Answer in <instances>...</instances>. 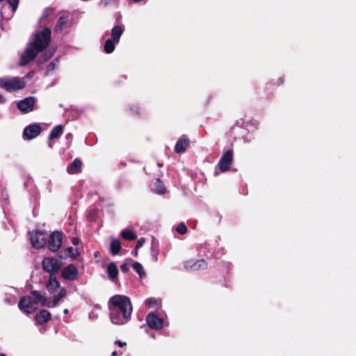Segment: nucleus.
<instances>
[{
  "instance_id": "obj_1",
  "label": "nucleus",
  "mask_w": 356,
  "mask_h": 356,
  "mask_svg": "<svg viewBox=\"0 0 356 356\" xmlns=\"http://www.w3.org/2000/svg\"><path fill=\"white\" fill-rule=\"evenodd\" d=\"M111 320L113 324L123 325L131 318L132 305L130 298L122 295H115L108 301Z\"/></svg>"
},
{
  "instance_id": "obj_2",
  "label": "nucleus",
  "mask_w": 356,
  "mask_h": 356,
  "mask_svg": "<svg viewBox=\"0 0 356 356\" xmlns=\"http://www.w3.org/2000/svg\"><path fill=\"white\" fill-rule=\"evenodd\" d=\"M51 39V31L44 27L41 31L35 33L34 40L30 42L19 60V65L24 66L33 60L37 55L42 52L49 44Z\"/></svg>"
},
{
  "instance_id": "obj_3",
  "label": "nucleus",
  "mask_w": 356,
  "mask_h": 356,
  "mask_svg": "<svg viewBox=\"0 0 356 356\" xmlns=\"http://www.w3.org/2000/svg\"><path fill=\"white\" fill-rule=\"evenodd\" d=\"M18 307L26 314H31L37 309L38 302L33 297L25 296L19 300Z\"/></svg>"
},
{
  "instance_id": "obj_4",
  "label": "nucleus",
  "mask_w": 356,
  "mask_h": 356,
  "mask_svg": "<svg viewBox=\"0 0 356 356\" xmlns=\"http://www.w3.org/2000/svg\"><path fill=\"white\" fill-rule=\"evenodd\" d=\"M25 86V82L17 77L13 78L12 79H0V87L9 92L21 90L24 88Z\"/></svg>"
},
{
  "instance_id": "obj_5",
  "label": "nucleus",
  "mask_w": 356,
  "mask_h": 356,
  "mask_svg": "<svg viewBox=\"0 0 356 356\" xmlns=\"http://www.w3.org/2000/svg\"><path fill=\"white\" fill-rule=\"evenodd\" d=\"M63 233L60 231L51 232L47 243L48 249L51 252H56L60 248L63 243Z\"/></svg>"
},
{
  "instance_id": "obj_6",
  "label": "nucleus",
  "mask_w": 356,
  "mask_h": 356,
  "mask_svg": "<svg viewBox=\"0 0 356 356\" xmlns=\"http://www.w3.org/2000/svg\"><path fill=\"white\" fill-rule=\"evenodd\" d=\"M63 263L54 257H45L42 261V269L47 273H58Z\"/></svg>"
},
{
  "instance_id": "obj_7",
  "label": "nucleus",
  "mask_w": 356,
  "mask_h": 356,
  "mask_svg": "<svg viewBox=\"0 0 356 356\" xmlns=\"http://www.w3.org/2000/svg\"><path fill=\"white\" fill-rule=\"evenodd\" d=\"M234 160V151L228 149L226 151L218 162L219 170L222 172H227L230 168Z\"/></svg>"
},
{
  "instance_id": "obj_8",
  "label": "nucleus",
  "mask_w": 356,
  "mask_h": 356,
  "mask_svg": "<svg viewBox=\"0 0 356 356\" xmlns=\"http://www.w3.org/2000/svg\"><path fill=\"white\" fill-rule=\"evenodd\" d=\"M31 242L35 248H42L47 243V234L42 232L36 231L31 234Z\"/></svg>"
},
{
  "instance_id": "obj_9",
  "label": "nucleus",
  "mask_w": 356,
  "mask_h": 356,
  "mask_svg": "<svg viewBox=\"0 0 356 356\" xmlns=\"http://www.w3.org/2000/svg\"><path fill=\"white\" fill-rule=\"evenodd\" d=\"M78 273L77 268L74 264H70L62 269L61 277L66 280L74 281L77 278Z\"/></svg>"
},
{
  "instance_id": "obj_10",
  "label": "nucleus",
  "mask_w": 356,
  "mask_h": 356,
  "mask_svg": "<svg viewBox=\"0 0 356 356\" xmlns=\"http://www.w3.org/2000/svg\"><path fill=\"white\" fill-rule=\"evenodd\" d=\"M42 131V128L39 124H33L27 126L23 131V137L28 140L36 138Z\"/></svg>"
},
{
  "instance_id": "obj_11",
  "label": "nucleus",
  "mask_w": 356,
  "mask_h": 356,
  "mask_svg": "<svg viewBox=\"0 0 356 356\" xmlns=\"http://www.w3.org/2000/svg\"><path fill=\"white\" fill-rule=\"evenodd\" d=\"M146 323L150 328L160 330L163 327V318L159 317L154 312H151L146 316Z\"/></svg>"
},
{
  "instance_id": "obj_12",
  "label": "nucleus",
  "mask_w": 356,
  "mask_h": 356,
  "mask_svg": "<svg viewBox=\"0 0 356 356\" xmlns=\"http://www.w3.org/2000/svg\"><path fill=\"white\" fill-rule=\"evenodd\" d=\"M35 99L34 97H28L17 103V108L24 113H29L33 110Z\"/></svg>"
},
{
  "instance_id": "obj_13",
  "label": "nucleus",
  "mask_w": 356,
  "mask_h": 356,
  "mask_svg": "<svg viewBox=\"0 0 356 356\" xmlns=\"http://www.w3.org/2000/svg\"><path fill=\"white\" fill-rule=\"evenodd\" d=\"M190 145V140L186 135H182L175 144V152L177 154L185 152Z\"/></svg>"
},
{
  "instance_id": "obj_14",
  "label": "nucleus",
  "mask_w": 356,
  "mask_h": 356,
  "mask_svg": "<svg viewBox=\"0 0 356 356\" xmlns=\"http://www.w3.org/2000/svg\"><path fill=\"white\" fill-rule=\"evenodd\" d=\"M186 269L196 271L199 270H204L207 268L208 264L207 262L204 259H198L195 262L192 263V261H187L185 265Z\"/></svg>"
},
{
  "instance_id": "obj_15",
  "label": "nucleus",
  "mask_w": 356,
  "mask_h": 356,
  "mask_svg": "<svg viewBox=\"0 0 356 356\" xmlns=\"http://www.w3.org/2000/svg\"><path fill=\"white\" fill-rule=\"evenodd\" d=\"M51 318V314L47 309H42L35 316L37 324L44 325Z\"/></svg>"
},
{
  "instance_id": "obj_16",
  "label": "nucleus",
  "mask_w": 356,
  "mask_h": 356,
  "mask_svg": "<svg viewBox=\"0 0 356 356\" xmlns=\"http://www.w3.org/2000/svg\"><path fill=\"white\" fill-rule=\"evenodd\" d=\"M82 165V161L76 158L67 166V171L72 175L79 173L81 171Z\"/></svg>"
},
{
  "instance_id": "obj_17",
  "label": "nucleus",
  "mask_w": 356,
  "mask_h": 356,
  "mask_svg": "<svg viewBox=\"0 0 356 356\" xmlns=\"http://www.w3.org/2000/svg\"><path fill=\"white\" fill-rule=\"evenodd\" d=\"M67 294V291L65 288H61L59 293L56 295H54L52 297V300L48 302L47 307L51 308L55 307L59 301L64 298Z\"/></svg>"
},
{
  "instance_id": "obj_18",
  "label": "nucleus",
  "mask_w": 356,
  "mask_h": 356,
  "mask_svg": "<svg viewBox=\"0 0 356 356\" xmlns=\"http://www.w3.org/2000/svg\"><path fill=\"white\" fill-rule=\"evenodd\" d=\"M124 32L122 26H115L111 30V38L115 42H119L121 35Z\"/></svg>"
},
{
  "instance_id": "obj_19",
  "label": "nucleus",
  "mask_w": 356,
  "mask_h": 356,
  "mask_svg": "<svg viewBox=\"0 0 356 356\" xmlns=\"http://www.w3.org/2000/svg\"><path fill=\"white\" fill-rule=\"evenodd\" d=\"M31 294L35 298L34 300L38 302V304L40 303L42 306L47 307V298L40 291L33 290L31 291Z\"/></svg>"
},
{
  "instance_id": "obj_20",
  "label": "nucleus",
  "mask_w": 356,
  "mask_h": 356,
  "mask_svg": "<svg viewBox=\"0 0 356 356\" xmlns=\"http://www.w3.org/2000/svg\"><path fill=\"white\" fill-rule=\"evenodd\" d=\"M152 191L159 195L165 194L166 192L165 186L160 179H156L154 183Z\"/></svg>"
},
{
  "instance_id": "obj_21",
  "label": "nucleus",
  "mask_w": 356,
  "mask_h": 356,
  "mask_svg": "<svg viewBox=\"0 0 356 356\" xmlns=\"http://www.w3.org/2000/svg\"><path fill=\"white\" fill-rule=\"evenodd\" d=\"M63 133V126L62 124H58L54 127L49 135V140H51L53 139L58 138Z\"/></svg>"
},
{
  "instance_id": "obj_22",
  "label": "nucleus",
  "mask_w": 356,
  "mask_h": 356,
  "mask_svg": "<svg viewBox=\"0 0 356 356\" xmlns=\"http://www.w3.org/2000/svg\"><path fill=\"white\" fill-rule=\"evenodd\" d=\"M107 273L111 280H115L118 275V269L114 262H111L107 266Z\"/></svg>"
},
{
  "instance_id": "obj_23",
  "label": "nucleus",
  "mask_w": 356,
  "mask_h": 356,
  "mask_svg": "<svg viewBox=\"0 0 356 356\" xmlns=\"http://www.w3.org/2000/svg\"><path fill=\"white\" fill-rule=\"evenodd\" d=\"M67 23V16L62 15L58 18V20L56 24L54 31L55 32H62L63 28Z\"/></svg>"
},
{
  "instance_id": "obj_24",
  "label": "nucleus",
  "mask_w": 356,
  "mask_h": 356,
  "mask_svg": "<svg viewBox=\"0 0 356 356\" xmlns=\"http://www.w3.org/2000/svg\"><path fill=\"white\" fill-rule=\"evenodd\" d=\"M121 250V243L118 239H113L110 245V251L113 255L118 254Z\"/></svg>"
},
{
  "instance_id": "obj_25",
  "label": "nucleus",
  "mask_w": 356,
  "mask_h": 356,
  "mask_svg": "<svg viewBox=\"0 0 356 356\" xmlns=\"http://www.w3.org/2000/svg\"><path fill=\"white\" fill-rule=\"evenodd\" d=\"M120 236L125 240L134 241L137 238V235L130 229H123L121 231Z\"/></svg>"
},
{
  "instance_id": "obj_26",
  "label": "nucleus",
  "mask_w": 356,
  "mask_h": 356,
  "mask_svg": "<svg viewBox=\"0 0 356 356\" xmlns=\"http://www.w3.org/2000/svg\"><path fill=\"white\" fill-rule=\"evenodd\" d=\"M117 42L111 38L106 40L104 46V51L107 54L112 53L115 49V44Z\"/></svg>"
},
{
  "instance_id": "obj_27",
  "label": "nucleus",
  "mask_w": 356,
  "mask_h": 356,
  "mask_svg": "<svg viewBox=\"0 0 356 356\" xmlns=\"http://www.w3.org/2000/svg\"><path fill=\"white\" fill-rule=\"evenodd\" d=\"M132 268L138 274L140 277H143L146 275L143 266L139 262H134V264H132Z\"/></svg>"
},
{
  "instance_id": "obj_28",
  "label": "nucleus",
  "mask_w": 356,
  "mask_h": 356,
  "mask_svg": "<svg viewBox=\"0 0 356 356\" xmlns=\"http://www.w3.org/2000/svg\"><path fill=\"white\" fill-rule=\"evenodd\" d=\"M59 287L60 283L47 282L46 284V288L50 294L54 293Z\"/></svg>"
},
{
  "instance_id": "obj_29",
  "label": "nucleus",
  "mask_w": 356,
  "mask_h": 356,
  "mask_svg": "<svg viewBox=\"0 0 356 356\" xmlns=\"http://www.w3.org/2000/svg\"><path fill=\"white\" fill-rule=\"evenodd\" d=\"M65 250H66L67 254H70V255H69V257L72 259H76L79 254L78 249H76V248L74 249L72 247H68V248H65Z\"/></svg>"
},
{
  "instance_id": "obj_30",
  "label": "nucleus",
  "mask_w": 356,
  "mask_h": 356,
  "mask_svg": "<svg viewBox=\"0 0 356 356\" xmlns=\"http://www.w3.org/2000/svg\"><path fill=\"white\" fill-rule=\"evenodd\" d=\"M98 213L97 209H91L89 211L87 215V219L88 221L93 222L96 220L97 216Z\"/></svg>"
},
{
  "instance_id": "obj_31",
  "label": "nucleus",
  "mask_w": 356,
  "mask_h": 356,
  "mask_svg": "<svg viewBox=\"0 0 356 356\" xmlns=\"http://www.w3.org/2000/svg\"><path fill=\"white\" fill-rule=\"evenodd\" d=\"M145 305L149 308H153L158 305V300L154 298H149L145 300Z\"/></svg>"
},
{
  "instance_id": "obj_32",
  "label": "nucleus",
  "mask_w": 356,
  "mask_h": 356,
  "mask_svg": "<svg viewBox=\"0 0 356 356\" xmlns=\"http://www.w3.org/2000/svg\"><path fill=\"white\" fill-rule=\"evenodd\" d=\"M187 229V227L184 222L179 223L176 228L177 232L180 234H186Z\"/></svg>"
},
{
  "instance_id": "obj_33",
  "label": "nucleus",
  "mask_w": 356,
  "mask_h": 356,
  "mask_svg": "<svg viewBox=\"0 0 356 356\" xmlns=\"http://www.w3.org/2000/svg\"><path fill=\"white\" fill-rule=\"evenodd\" d=\"M51 12V8H44L42 12V15L40 19V21L42 22V21H44L45 19H47L48 18V17L49 16Z\"/></svg>"
},
{
  "instance_id": "obj_34",
  "label": "nucleus",
  "mask_w": 356,
  "mask_h": 356,
  "mask_svg": "<svg viewBox=\"0 0 356 356\" xmlns=\"http://www.w3.org/2000/svg\"><path fill=\"white\" fill-rule=\"evenodd\" d=\"M7 3L12 8V10L15 11L19 3V0H7Z\"/></svg>"
},
{
  "instance_id": "obj_35",
  "label": "nucleus",
  "mask_w": 356,
  "mask_h": 356,
  "mask_svg": "<svg viewBox=\"0 0 356 356\" xmlns=\"http://www.w3.org/2000/svg\"><path fill=\"white\" fill-rule=\"evenodd\" d=\"M56 273H49V278L48 282H52V283H59V282L57 280L56 277Z\"/></svg>"
},
{
  "instance_id": "obj_36",
  "label": "nucleus",
  "mask_w": 356,
  "mask_h": 356,
  "mask_svg": "<svg viewBox=\"0 0 356 356\" xmlns=\"http://www.w3.org/2000/svg\"><path fill=\"white\" fill-rule=\"evenodd\" d=\"M151 250H152L151 255H152V261L156 262L158 259V252H157V250L154 249L153 245H152Z\"/></svg>"
},
{
  "instance_id": "obj_37",
  "label": "nucleus",
  "mask_w": 356,
  "mask_h": 356,
  "mask_svg": "<svg viewBox=\"0 0 356 356\" xmlns=\"http://www.w3.org/2000/svg\"><path fill=\"white\" fill-rule=\"evenodd\" d=\"M129 109L133 113L136 115L140 114V107L137 105H133L130 106Z\"/></svg>"
},
{
  "instance_id": "obj_38",
  "label": "nucleus",
  "mask_w": 356,
  "mask_h": 356,
  "mask_svg": "<svg viewBox=\"0 0 356 356\" xmlns=\"http://www.w3.org/2000/svg\"><path fill=\"white\" fill-rule=\"evenodd\" d=\"M120 270L122 273H127L129 270V265L128 264L124 263L120 265Z\"/></svg>"
},
{
  "instance_id": "obj_39",
  "label": "nucleus",
  "mask_w": 356,
  "mask_h": 356,
  "mask_svg": "<svg viewBox=\"0 0 356 356\" xmlns=\"http://www.w3.org/2000/svg\"><path fill=\"white\" fill-rule=\"evenodd\" d=\"M145 242V239L143 237L138 239L136 245V249H139L140 248H141L144 245Z\"/></svg>"
},
{
  "instance_id": "obj_40",
  "label": "nucleus",
  "mask_w": 356,
  "mask_h": 356,
  "mask_svg": "<svg viewBox=\"0 0 356 356\" xmlns=\"http://www.w3.org/2000/svg\"><path fill=\"white\" fill-rule=\"evenodd\" d=\"M69 255H70V254H67V252H66L65 249V250H61V251L59 252V254H58V257H59L60 259H67V258L70 257H69Z\"/></svg>"
},
{
  "instance_id": "obj_41",
  "label": "nucleus",
  "mask_w": 356,
  "mask_h": 356,
  "mask_svg": "<svg viewBox=\"0 0 356 356\" xmlns=\"http://www.w3.org/2000/svg\"><path fill=\"white\" fill-rule=\"evenodd\" d=\"M115 344L118 345L119 347H123V346H125L127 345V343L126 342H122L120 340H117L114 342Z\"/></svg>"
},
{
  "instance_id": "obj_42",
  "label": "nucleus",
  "mask_w": 356,
  "mask_h": 356,
  "mask_svg": "<svg viewBox=\"0 0 356 356\" xmlns=\"http://www.w3.org/2000/svg\"><path fill=\"white\" fill-rule=\"evenodd\" d=\"M79 241H80V240H79V238L73 237V238H72V244H73V245H78V244H79Z\"/></svg>"
},
{
  "instance_id": "obj_43",
  "label": "nucleus",
  "mask_w": 356,
  "mask_h": 356,
  "mask_svg": "<svg viewBox=\"0 0 356 356\" xmlns=\"http://www.w3.org/2000/svg\"><path fill=\"white\" fill-rule=\"evenodd\" d=\"M4 192H5L4 190H3L2 195H3V197H4V200L6 201V200H8V194H4Z\"/></svg>"
},
{
  "instance_id": "obj_44",
  "label": "nucleus",
  "mask_w": 356,
  "mask_h": 356,
  "mask_svg": "<svg viewBox=\"0 0 356 356\" xmlns=\"http://www.w3.org/2000/svg\"><path fill=\"white\" fill-rule=\"evenodd\" d=\"M284 79L283 78H280L279 80H278V83L277 84L278 85H280V84H282L284 83Z\"/></svg>"
},
{
  "instance_id": "obj_45",
  "label": "nucleus",
  "mask_w": 356,
  "mask_h": 356,
  "mask_svg": "<svg viewBox=\"0 0 356 356\" xmlns=\"http://www.w3.org/2000/svg\"><path fill=\"white\" fill-rule=\"evenodd\" d=\"M138 249H136V248H135V250L134 251L133 254L135 257H137L138 256Z\"/></svg>"
},
{
  "instance_id": "obj_46",
  "label": "nucleus",
  "mask_w": 356,
  "mask_h": 356,
  "mask_svg": "<svg viewBox=\"0 0 356 356\" xmlns=\"http://www.w3.org/2000/svg\"><path fill=\"white\" fill-rule=\"evenodd\" d=\"M49 147L50 148H53V147H54V143L52 142H51V140H49Z\"/></svg>"
},
{
  "instance_id": "obj_47",
  "label": "nucleus",
  "mask_w": 356,
  "mask_h": 356,
  "mask_svg": "<svg viewBox=\"0 0 356 356\" xmlns=\"http://www.w3.org/2000/svg\"><path fill=\"white\" fill-rule=\"evenodd\" d=\"M111 355L112 356H118V353L117 351H113Z\"/></svg>"
},
{
  "instance_id": "obj_48",
  "label": "nucleus",
  "mask_w": 356,
  "mask_h": 356,
  "mask_svg": "<svg viewBox=\"0 0 356 356\" xmlns=\"http://www.w3.org/2000/svg\"><path fill=\"white\" fill-rule=\"evenodd\" d=\"M3 102V97L1 94H0V102Z\"/></svg>"
},
{
  "instance_id": "obj_49",
  "label": "nucleus",
  "mask_w": 356,
  "mask_h": 356,
  "mask_svg": "<svg viewBox=\"0 0 356 356\" xmlns=\"http://www.w3.org/2000/svg\"><path fill=\"white\" fill-rule=\"evenodd\" d=\"M50 58V56H45L44 58V60L46 61L49 58Z\"/></svg>"
},
{
  "instance_id": "obj_50",
  "label": "nucleus",
  "mask_w": 356,
  "mask_h": 356,
  "mask_svg": "<svg viewBox=\"0 0 356 356\" xmlns=\"http://www.w3.org/2000/svg\"><path fill=\"white\" fill-rule=\"evenodd\" d=\"M68 312H69V311H68V309H65L64 310V313H65V314H67V313H68Z\"/></svg>"
},
{
  "instance_id": "obj_51",
  "label": "nucleus",
  "mask_w": 356,
  "mask_h": 356,
  "mask_svg": "<svg viewBox=\"0 0 356 356\" xmlns=\"http://www.w3.org/2000/svg\"><path fill=\"white\" fill-rule=\"evenodd\" d=\"M0 356H7V355L5 354H3V353H0Z\"/></svg>"
},
{
  "instance_id": "obj_52",
  "label": "nucleus",
  "mask_w": 356,
  "mask_h": 356,
  "mask_svg": "<svg viewBox=\"0 0 356 356\" xmlns=\"http://www.w3.org/2000/svg\"><path fill=\"white\" fill-rule=\"evenodd\" d=\"M134 2H139L141 0H133Z\"/></svg>"
}]
</instances>
